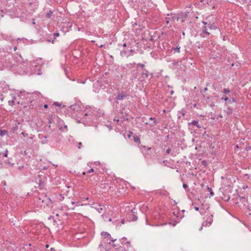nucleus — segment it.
<instances>
[{"instance_id":"nucleus-1","label":"nucleus","mask_w":251,"mask_h":251,"mask_svg":"<svg viewBox=\"0 0 251 251\" xmlns=\"http://www.w3.org/2000/svg\"><path fill=\"white\" fill-rule=\"evenodd\" d=\"M38 202H42L44 205H48L51 203V201L50 198L48 197L46 195H41L38 196Z\"/></svg>"},{"instance_id":"nucleus-2","label":"nucleus","mask_w":251,"mask_h":251,"mask_svg":"<svg viewBox=\"0 0 251 251\" xmlns=\"http://www.w3.org/2000/svg\"><path fill=\"white\" fill-rule=\"evenodd\" d=\"M96 112H97L95 110L93 111L89 110L84 114V116H88V121H97V115L96 114Z\"/></svg>"},{"instance_id":"nucleus-3","label":"nucleus","mask_w":251,"mask_h":251,"mask_svg":"<svg viewBox=\"0 0 251 251\" xmlns=\"http://www.w3.org/2000/svg\"><path fill=\"white\" fill-rule=\"evenodd\" d=\"M213 215L212 214H210L207 218V220L202 223L200 228L199 229V230H201L203 226H209L213 222Z\"/></svg>"},{"instance_id":"nucleus-4","label":"nucleus","mask_w":251,"mask_h":251,"mask_svg":"<svg viewBox=\"0 0 251 251\" xmlns=\"http://www.w3.org/2000/svg\"><path fill=\"white\" fill-rule=\"evenodd\" d=\"M168 17L165 18L166 20H170L171 22H174L176 21H178L180 17L178 15L176 14L171 13L167 14Z\"/></svg>"},{"instance_id":"nucleus-5","label":"nucleus","mask_w":251,"mask_h":251,"mask_svg":"<svg viewBox=\"0 0 251 251\" xmlns=\"http://www.w3.org/2000/svg\"><path fill=\"white\" fill-rule=\"evenodd\" d=\"M202 23L204 25H207L210 30H215L217 28V26L214 22L202 21Z\"/></svg>"},{"instance_id":"nucleus-6","label":"nucleus","mask_w":251,"mask_h":251,"mask_svg":"<svg viewBox=\"0 0 251 251\" xmlns=\"http://www.w3.org/2000/svg\"><path fill=\"white\" fill-rule=\"evenodd\" d=\"M128 95L126 92H119L117 97V100H121L126 98Z\"/></svg>"},{"instance_id":"nucleus-7","label":"nucleus","mask_w":251,"mask_h":251,"mask_svg":"<svg viewBox=\"0 0 251 251\" xmlns=\"http://www.w3.org/2000/svg\"><path fill=\"white\" fill-rule=\"evenodd\" d=\"M208 27L207 26V25H204L201 29H202V33H201V35L203 37V38H206V36L205 35H203V34H205L207 35H209L210 34V33L208 31Z\"/></svg>"},{"instance_id":"nucleus-8","label":"nucleus","mask_w":251,"mask_h":251,"mask_svg":"<svg viewBox=\"0 0 251 251\" xmlns=\"http://www.w3.org/2000/svg\"><path fill=\"white\" fill-rule=\"evenodd\" d=\"M189 124H192L193 125L195 126H197L198 128H200L201 127V126L199 124V122L198 121L194 120L192 121L191 123H189Z\"/></svg>"},{"instance_id":"nucleus-9","label":"nucleus","mask_w":251,"mask_h":251,"mask_svg":"<svg viewBox=\"0 0 251 251\" xmlns=\"http://www.w3.org/2000/svg\"><path fill=\"white\" fill-rule=\"evenodd\" d=\"M101 235L104 236L105 238H108L109 239L111 237L110 234L107 232H101Z\"/></svg>"},{"instance_id":"nucleus-10","label":"nucleus","mask_w":251,"mask_h":251,"mask_svg":"<svg viewBox=\"0 0 251 251\" xmlns=\"http://www.w3.org/2000/svg\"><path fill=\"white\" fill-rule=\"evenodd\" d=\"M121 55L122 56H126L127 57L130 56V54H128L125 50H123L121 51Z\"/></svg>"},{"instance_id":"nucleus-11","label":"nucleus","mask_w":251,"mask_h":251,"mask_svg":"<svg viewBox=\"0 0 251 251\" xmlns=\"http://www.w3.org/2000/svg\"><path fill=\"white\" fill-rule=\"evenodd\" d=\"M242 4L249 3L251 2V0H237Z\"/></svg>"},{"instance_id":"nucleus-12","label":"nucleus","mask_w":251,"mask_h":251,"mask_svg":"<svg viewBox=\"0 0 251 251\" xmlns=\"http://www.w3.org/2000/svg\"><path fill=\"white\" fill-rule=\"evenodd\" d=\"M7 131L5 130H0V135L2 136L6 134H7Z\"/></svg>"},{"instance_id":"nucleus-13","label":"nucleus","mask_w":251,"mask_h":251,"mask_svg":"<svg viewBox=\"0 0 251 251\" xmlns=\"http://www.w3.org/2000/svg\"><path fill=\"white\" fill-rule=\"evenodd\" d=\"M16 99V97H13V100H9L8 101V104L9 105H13V104H14V100Z\"/></svg>"},{"instance_id":"nucleus-14","label":"nucleus","mask_w":251,"mask_h":251,"mask_svg":"<svg viewBox=\"0 0 251 251\" xmlns=\"http://www.w3.org/2000/svg\"><path fill=\"white\" fill-rule=\"evenodd\" d=\"M134 141L137 143H140V138L138 136H134Z\"/></svg>"},{"instance_id":"nucleus-15","label":"nucleus","mask_w":251,"mask_h":251,"mask_svg":"<svg viewBox=\"0 0 251 251\" xmlns=\"http://www.w3.org/2000/svg\"><path fill=\"white\" fill-rule=\"evenodd\" d=\"M126 238H123L121 239V241L122 244H125L126 243H129V242L126 241Z\"/></svg>"},{"instance_id":"nucleus-16","label":"nucleus","mask_w":251,"mask_h":251,"mask_svg":"<svg viewBox=\"0 0 251 251\" xmlns=\"http://www.w3.org/2000/svg\"><path fill=\"white\" fill-rule=\"evenodd\" d=\"M226 111L227 114L230 115L232 113V109L230 107H228Z\"/></svg>"},{"instance_id":"nucleus-17","label":"nucleus","mask_w":251,"mask_h":251,"mask_svg":"<svg viewBox=\"0 0 251 251\" xmlns=\"http://www.w3.org/2000/svg\"><path fill=\"white\" fill-rule=\"evenodd\" d=\"M71 108L72 109H73L74 110H78L79 108V106L77 105H72L71 106Z\"/></svg>"},{"instance_id":"nucleus-18","label":"nucleus","mask_w":251,"mask_h":251,"mask_svg":"<svg viewBox=\"0 0 251 251\" xmlns=\"http://www.w3.org/2000/svg\"><path fill=\"white\" fill-rule=\"evenodd\" d=\"M52 14V12L50 10L49 11V12L48 13H47V14H46L47 18H50Z\"/></svg>"},{"instance_id":"nucleus-19","label":"nucleus","mask_w":251,"mask_h":251,"mask_svg":"<svg viewBox=\"0 0 251 251\" xmlns=\"http://www.w3.org/2000/svg\"><path fill=\"white\" fill-rule=\"evenodd\" d=\"M44 139L43 140H42L41 143L42 144H46L48 143V141L46 139L47 137H46V136H44Z\"/></svg>"},{"instance_id":"nucleus-20","label":"nucleus","mask_w":251,"mask_h":251,"mask_svg":"<svg viewBox=\"0 0 251 251\" xmlns=\"http://www.w3.org/2000/svg\"><path fill=\"white\" fill-rule=\"evenodd\" d=\"M145 73H143L142 75H145L146 78H148L149 77L148 71L146 70H145Z\"/></svg>"},{"instance_id":"nucleus-21","label":"nucleus","mask_w":251,"mask_h":251,"mask_svg":"<svg viewBox=\"0 0 251 251\" xmlns=\"http://www.w3.org/2000/svg\"><path fill=\"white\" fill-rule=\"evenodd\" d=\"M230 92V90L229 88H225L224 90H223V93L224 94H228V93H229Z\"/></svg>"},{"instance_id":"nucleus-22","label":"nucleus","mask_w":251,"mask_h":251,"mask_svg":"<svg viewBox=\"0 0 251 251\" xmlns=\"http://www.w3.org/2000/svg\"><path fill=\"white\" fill-rule=\"evenodd\" d=\"M207 190L210 192V196H213L214 195V193L213 192L211 188L207 187Z\"/></svg>"},{"instance_id":"nucleus-23","label":"nucleus","mask_w":251,"mask_h":251,"mask_svg":"<svg viewBox=\"0 0 251 251\" xmlns=\"http://www.w3.org/2000/svg\"><path fill=\"white\" fill-rule=\"evenodd\" d=\"M180 47L178 46H177L176 48L174 49V50L175 51H176L177 52H180Z\"/></svg>"},{"instance_id":"nucleus-24","label":"nucleus","mask_w":251,"mask_h":251,"mask_svg":"<svg viewBox=\"0 0 251 251\" xmlns=\"http://www.w3.org/2000/svg\"><path fill=\"white\" fill-rule=\"evenodd\" d=\"M60 129L62 131H64L65 130H67V126L65 125L63 127H60Z\"/></svg>"},{"instance_id":"nucleus-25","label":"nucleus","mask_w":251,"mask_h":251,"mask_svg":"<svg viewBox=\"0 0 251 251\" xmlns=\"http://www.w3.org/2000/svg\"><path fill=\"white\" fill-rule=\"evenodd\" d=\"M245 149L247 151H250L251 150V146H250V145L246 146Z\"/></svg>"},{"instance_id":"nucleus-26","label":"nucleus","mask_w":251,"mask_h":251,"mask_svg":"<svg viewBox=\"0 0 251 251\" xmlns=\"http://www.w3.org/2000/svg\"><path fill=\"white\" fill-rule=\"evenodd\" d=\"M179 113H180L182 116H184L185 115V110H183V109H181L180 111H179Z\"/></svg>"},{"instance_id":"nucleus-27","label":"nucleus","mask_w":251,"mask_h":251,"mask_svg":"<svg viewBox=\"0 0 251 251\" xmlns=\"http://www.w3.org/2000/svg\"><path fill=\"white\" fill-rule=\"evenodd\" d=\"M99 208H96L97 210V211L99 212V213H101L102 210V208L100 207V206L99 205Z\"/></svg>"},{"instance_id":"nucleus-28","label":"nucleus","mask_w":251,"mask_h":251,"mask_svg":"<svg viewBox=\"0 0 251 251\" xmlns=\"http://www.w3.org/2000/svg\"><path fill=\"white\" fill-rule=\"evenodd\" d=\"M59 36V33L58 32L54 33L53 34L54 38L55 39L57 37Z\"/></svg>"},{"instance_id":"nucleus-29","label":"nucleus","mask_w":251,"mask_h":251,"mask_svg":"<svg viewBox=\"0 0 251 251\" xmlns=\"http://www.w3.org/2000/svg\"><path fill=\"white\" fill-rule=\"evenodd\" d=\"M53 104H54V105H55V106H61V103H59V102H54L53 103Z\"/></svg>"},{"instance_id":"nucleus-30","label":"nucleus","mask_w":251,"mask_h":251,"mask_svg":"<svg viewBox=\"0 0 251 251\" xmlns=\"http://www.w3.org/2000/svg\"><path fill=\"white\" fill-rule=\"evenodd\" d=\"M35 137V135L33 134H30V136L29 137V139L31 140H33Z\"/></svg>"},{"instance_id":"nucleus-31","label":"nucleus","mask_w":251,"mask_h":251,"mask_svg":"<svg viewBox=\"0 0 251 251\" xmlns=\"http://www.w3.org/2000/svg\"><path fill=\"white\" fill-rule=\"evenodd\" d=\"M222 100H224L225 101H227L228 100V98L226 97V96H225V97H223L222 98Z\"/></svg>"},{"instance_id":"nucleus-32","label":"nucleus","mask_w":251,"mask_h":251,"mask_svg":"<svg viewBox=\"0 0 251 251\" xmlns=\"http://www.w3.org/2000/svg\"><path fill=\"white\" fill-rule=\"evenodd\" d=\"M129 52H130V55H132L133 53L134 52V50L132 49H131L130 50H129Z\"/></svg>"},{"instance_id":"nucleus-33","label":"nucleus","mask_w":251,"mask_h":251,"mask_svg":"<svg viewBox=\"0 0 251 251\" xmlns=\"http://www.w3.org/2000/svg\"><path fill=\"white\" fill-rule=\"evenodd\" d=\"M137 65H138V66H141L142 68H144V66H145V65H144V64H141V63H138V64H137Z\"/></svg>"},{"instance_id":"nucleus-34","label":"nucleus","mask_w":251,"mask_h":251,"mask_svg":"<svg viewBox=\"0 0 251 251\" xmlns=\"http://www.w3.org/2000/svg\"><path fill=\"white\" fill-rule=\"evenodd\" d=\"M21 134L23 135L24 137H25V136H27V135H28L27 133H25L24 132H22L21 133Z\"/></svg>"},{"instance_id":"nucleus-35","label":"nucleus","mask_w":251,"mask_h":251,"mask_svg":"<svg viewBox=\"0 0 251 251\" xmlns=\"http://www.w3.org/2000/svg\"><path fill=\"white\" fill-rule=\"evenodd\" d=\"M171 151V150L170 149H168L167 150H166V153L167 154H169L170 153Z\"/></svg>"},{"instance_id":"nucleus-36","label":"nucleus","mask_w":251,"mask_h":251,"mask_svg":"<svg viewBox=\"0 0 251 251\" xmlns=\"http://www.w3.org/2000/svg\"><path fill=\"white\" fill-rule=\"evenodd\" d=\"M78 148L79 149H80L81 148V146L82 145V143H81V142H79V143H78Z\"/></svg>"},{"instance_id":"nucleus-37","label":"nucleus","mask_w":251,"mask_h":251,"mask_svg":"<svg viewBox=\"0 0 251 251\" xmlns=\"http://www.w3.org/2000/svg\"><path fill=\"white\" fill-rule=\"evenodd\" d=\"M22 64L23 65H24V66H25L26 65V64H27L26 61H23V62H22Z\"/></svg>"},{"instance_id":"nucleus-38","label":"nucleus","mask_w":251,"mask_h":251,"mask_svg":"<svg viewBox=\"0 0 251 251\" xmlns=\"http://www.w3.org/2000/svg\"><path fill=\"white\" fill-rule=\"evenodd\" d=\"M93 172H94V169L92 168L88 171V173H92Z\"/></svg>"},{"instance_id":"nucleus-39","label":"nucleus","mask_w":251,"mask_h":251,"mask_svg":"<svg viewBox=\"0 0 251 251\" xmlns=\"http://www.w3.org/2000/svg\"><path fill=\"white\" fill-rule=\"evenodd\" d=\"M183 187L184 188H185H185H186L187 187H188V186H187V185L186 184L184 183V184H183Z\"/></svg>"},{"instance_id":"nucleus-40","label":"nucleus","mask_w":251,"mask_h":251,"mask_svg":"<svg viewBox=\"0 0 251 251\" xmlns=\"http://www.w3.org/2000/svg\"><path fill=\"white\" fill-rule=\"evenodd\" d=\"M133 220L134 221H136L137 220V217L135 216V215H134V217H133Z\"/></svg>"},{"instance_id":"nucleus-41","label":"nucleus","mask_w":251,"mask_h":251,"mask_svg":"<svg viewBox=\"0 0 251 251\" xmlns=\"http://www.w3.org/2000/svg\"><path fill=\"white\" fill-rule=\"evenodd\" d=\"M7 151H6L4 153V156L7 157Z\"/></svg>"},{"instance_id":"nucleus-42","label":"nucleus","mask_w":251,"mask_h":251,"mask_svg":"<svg viewBox=\"0 0 251 251\" xmlns=\"http://www.w3.org/2000/svg\"><path fill=\"white\" fill-rule=\"evenodd\" d=\"M48 104H44V107L45 108H48Z\"/></svg>"},{"instance_id":"nucleus-43","label":"nucleus","mask_w":251,"mask_h":251,"mask_svg":"<svg viewBox=\"0 0 251 251\" xmlns=\"http://www.w3.org/2000/svg\"><path fill=\"white\" fill-rule=\"evenodd\" d=\"M171 22L170 20H166V24L168 25Z\"/></svg>"},{"instance_id":"nucleus-44","label":"nucleus","mask_w":251,"mask_h":251,"mask_svg":"<svg viewBox=\"0 0 251 251\" xmlns=\"http://www.w3.org/2000/svg\"><path fill=\"white\" fill-rule=\"evenodd\" d=\"M194 208L196 211H198L199 209V208L198 207H195Z\"/></svg>"},{"instance_id":"nucleus-45","label":"nucleus","mask_w":251,"mask_h":251,"mask_svg":"<svg viewBox=\"0 0 251 251\" xmlns=\"http://www.w3.org/2000/svg\"><path fill=\"white\" fill-rule=\"evenodd\" d=\"M50 250V251H55L53 248H51Z\"/></svg>"},{"instance_id":"nucleus-46","label":"nucleus","mask_w":251,"mask_h":251,"mask_svg":"<svg viewBox=\"0 0 251 251\" xmlns=\"http://www.w3.org/2000/svg\"><path fill=\"white\" fill-rule=\"evenodd\" d=\"M174 91L172 90V91H171V92H170V94H171V95H173V94H174Z\"/></svg>"},{"instance_id":"nucleus-47","label":"nucleus","mask_w":251,"mask_h":251,"mask_svg":"<svg viewBox=\"0 0 251 251\" xmlns=\"http://www.w3.org/2000/svg\"><path fill=\"white\" fill-rule=\"evenodd\" d=\"M206 91H207V88L206 87L204 89V92H206Z\"/></svg>"},{"instance_id":"nucleus-48","label":"nucleus","mask_w":251,"mask_h":251,"mask_svg":"<svg viewBox=\"0 0 251 251\" xmlns=\"http://www.w3.org/2000/svg\"><path fill=\"white\" fill-rule=\"evenodd\" d=\"M49 247V245L48 244H47V245H46V248H48Z\"/></svg>"},{"instance_id":"nucleus-49","label":"nucleus","mask_w":251,"mask_h":251,"mask_svg":"<svg viewBox=\"0 0 251 251\" xmlns=\"http://www.w3.org/2000/svg\"><path fill=\"white\" fill-rule=\"evenodd\" d=\"M17 47H14V50L15 51H16V50H17Z\"/></svg>"},{"instance_id":"nucleus-50","label":"nucleus","mask_w":251,"mask_h":251,"mask_svg":"<svg viewBox=\"0 0 251 251\" xmlns=\"http://www.w3.org/2000/svg\"><path fill=\"white\" fill-rule=\"evenodd\" d=\"M38 74L39 75H41V74H42V73H41V72H40V70H39V72H38Z\"/></svg>"},{"instance_id":"nucleus-51","label":"nucleus","mask_w":251,"mask_h":251,"mask_svg":"<svg viewBox=\"0 0 251 251\" xmlns=\"http://www.w3.org/2000/svg\"><path fill=\"white\" fill-rule=\"evenodd\" d=\"M126 46V44L125 43V44H123V47H125Z\"/></svg>"},{"instance_id":"nucleus-52","label":"nucleus","mask_w":251,"mask_h":251,"mask_svg":"<svg viewBox=\"0 0 251 251\" xmlns=\"http://www.w3.org/2000/svg\"><path fill=\"white\" fill-rule=\"evenodd\" d=\"M150 119L151 120H155V119L154 118H152V117H151Z\"/></svg>"},{"instance_id":"nucleus-53","label":"nucleus","mask_w":251,"mask_h":251,"mask_svg":"<svg viewBox=\"0 0 251 251\" xmlns=\"http://www.w3.org/2000/svg\"><path fill=\"white\" fill-rule=\"evenodd\" d=\"M115 121H116L117 122H119V119H117L116 120L115 119H114Z\"/></svg>"},{"instance_id":"nucleus-54","label":"nucleus","mask_w":251,"mask_h":251,"mask_svg":"<svg viewBox=\"0 0 251 251\" xmlns=\"http://www.w3.org/2000/svg\"><path fill=\"white\" fill-rule=\"evenodd\" d=\"M115 240H116V239H114V240H113V239H111V241L112 242H114Z\"/></svg>"},{"instance_id":"nucleus-55","label":"nucleus","mask_w":251,"mask_h":251,"mask_svg":"<svg viewBox=\"0 0 251 251\" xmlns=\"http://www.w3.org/2000/svg\"><path fill=\"white\" fill-rule=\"evenodd\" d=\"M232 101H234V102H235V101H236V100H235L234 99H232Z\"/></svg>"},{"instance_id":"nucleus-56","label":"nucleus","mask_w":251,"mask_h":251,"mask_svg":"<svg viewBox=\"0 0 251 251\" xmlns=\"http://www.w3.org/2000/svg\"><path fill=\"white\" fill-rule=\"evenodd\" d=\"M218 117H220V118H222V115H219Z\"/></svg>"},{"instance_id":"nucleus-57","label":"nucleus","mask_w":251,"mask_h":251,"mask_svg":"<svg viewBox=\"0 0 251 251\" xmlns=\"http://www.w3.org/2000/svg\"><path fill=\"white\" fill-rule=\"evenodd\" d=\"M56 216H59V214H58V213H56Z\"/></svg>"},{"instance_id":"nucleus-58","label":"nucleus","mask_w":251,"mask_h":251,"mask_svg":"<svg viewBox=\"0 0 251 251\" xmlns=\"http://www.w3.org/2000/svg\"><path fill=\"white\" fill-rule=\"evenodd\" d=\"M182 35H183V36H184V35H185V33H184V32H182Z\"/></svg>"},{"instance_id":"nucleus-59","label":"nucleus","mask_w":251,"mask_h":251,"mask_svg":"<svg viewBox=\"0 0 251 251\" xmlns=\"http://www.w3.org/2000/svg\"><path fill=\"white\" fill-rule=\"evenodd\" d=\"M71 203H72V204H74L75 203V202L72 201Z\"/></svg>"},{"instance_id":"nucleus-60","label":"nucleus","mask_w":251,"mask_h":251,"mask_svg":"<svg viewBox=\"0 0 251 251\" xmlns=\"http://www.w3.org/2000/svg\"><path fill=\"white\" fill-rule=\"evenodd\" d=\"M72 25H69V26L70 27H72Z\"/></svg>"},{"instance_id":"nucleus-61","label":"nucleus","mask_w":251,"mask_h":251,"mask_svg":"<svg viewBox=\"0 0 251 251\" xmlns=\"http://www.w3.org/2000/svg\"><path fill=\"white\" fill-rule=\"evenodd\" d=\"M48 41L49 42H51V40H48Z\"/></svg>"},{"instance_id":"nucleus-62","label":"nucleus","mask_w":251,"mask_h":251,"mask_svg":"<svg viewBox=\"0 0 251 251\" xmlns=\"http://www.w3.org/2000/svg\"><path fill=\"white\" fill-rule=\"evenodd\" d=\"M48 41L49 42H51V40H48Z\"/></svg>"},{"instance_id":"nucleus-63","label":"nucleus","mask_w":251,"mask_h":251,"mask_svg":"<svg viewBox=\"0 0 251 251\" xmlns=\"http://www.w3.org/2000/svg\"><path fill=\"white\" fill-rule=\"evenodd\" d=\"M85 174H86V173L85 172L83 173V175H85Z\"/></svg>"},{"instance_id":"nucleus-64","label":"nucleus","mask_w":251,"mask_h":251,"mask_svg":"<svg viewBox=\"0 0 251 251\" xmlns=\"http://www.w3.org/2000/svg\"><path fill=\"white\" fill-rule=\"evenodd\" d=\"M109 221H111V219H110H110H109Z\"/></svg>"}]
</instances>
